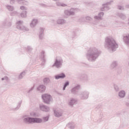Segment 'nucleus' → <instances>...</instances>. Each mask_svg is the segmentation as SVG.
<instances>
[{
	"label": "nucleus",
	"mask_w": 129,
	"mask_h": 129,
	"mask_svg": "<svg viewBox=\"0 0 129 129\" xmlns=\"http://www.w3.org/2000/svg\"><path fill=\"white\" fill-rule=\"evenodd\" d=\"M101 51L97 47L92 46L90 47L86 54V57L89 62H95L98 57L100 56Z\"/></svg>",
	"instance_id": "1"
},
{
	"label": "nucleus",
	"mask_w": 129,
	"mask_h": 129,
	"mask_svg": "<svg viewBox=\"0 0 129 129\" xmlns=\"http://www.w3.org/2000/svg\"><path fill=\"white\" fill-rule=\"evenodd\" d=\"M30 116L24 115L23 120L25 123L30 124L31 123H42L43 119L38 117V115L35 112L30 113Z\"/></svg>",
	"instance_id": "2"
},
{
	"label": "nucleus",
	"mask_w": 129,
	"mask_h": 129,
	"mask_svg": "<svg viewBox=\"0 0 129 129\" xmlns=\"http://www.w3.org/2000/svg\"><path fill=\"white\" fill-rule=\"evenodd\" d=\"M104 47L109 51L114 52L118 48V44H117L114 38L108 36L105 39Z\"/></svg>",
	"instance_id": "3"
},
{
	"label": "nucleus",
	"mask_w": 129,
	"mask_h": 129,
	"mask_svg": "<svg viewBox=\"0 0 129 129\" xmlns=\"http://www.w3.org/2000/svg\"><path fill=\"white\" fill-rule=\"evenodd\" d=\"M63 63V58L61 56H56L54 59L52 67H55L57 69H60V68H62Z\"/></svg>",
	"instance_id": "4"
},
{
	"label": "nucleus",
	"mask_w": 129,
	"mask_h": 129,
	"mask_svg": "<svg viewBox=\"0 0 129 129\" xmlns=\"http://www.w3.org/2000/svg\"><path fill=\"white\" fill-rule=\"evenodd\" d=\"M79 12L78 8H71L70 9H66L64 11V15L66 17H70V16H75L76 13Z\"/></svg>",
	"instance_id": "5"
},
{
	"label": "nucleus",
	"mask_w": 129,
	"mask_h": 129,
	"mask_svg": "<svg viewBox=\"0 0 129 129\" xmlns=\"http://www.w3.org/2000/svg\"><path fill=\"white\" fill-rule=\"evenodd\" d=\"M44 103L46 104H50V102L53 101V98L51 95L48 94H43L41 96Z\"/></svg>",
	"instance_id": "6"
},
{
	"label": "nucleus",
	"mask_w": 129,
	"mask_h": 129,
	"mask_svg": "<svg viewBox=\"0 0 129 129\" xmlns=\"http://www.w3.org/2000/svg\"><path fill=\"white\" fill-rule=\"evenodd\" d=\"M79 96L82 100H86L89 97V92L88 91H82L79 94Z\"/></svg>",
	"instance_id": "7"
},
{
	"label": "nucleus",
	"mask_w": 129,
	"mask_h": 129,
	"mask_svg": "<svg viewBox=\"0 0 129 129\" xmlns=\"http://www.w3.org/2000/svg\"><path fill=\"white\" fill-rule=\"evenodd\" d=\"M24 22L23 21H18L17 24V29H18V30H21V31H24V32H28L29 31V28L27 27H26L25 26H22V25H23V23Z\"/></svg>",
	"instance_id": "8"
},
{
	"label": "nucleus",
	"mask_w": 129,
	"mask_h": 129,
	"mask_svg": "<svg viewBox=\"0 0 129 129\" xmlns=\"http://www.w3.org/2000/svg\"><path fill=\"white\" fill-rule=\"evenodd\" d=\"M112 4H113V1H111L107 2L105 4L102 5V7L101 8V11L102 12H104V11H108L110 8L108 6H110Z\"/></svg>",
	"instance_id": "9"
},
{
	"label": "nucleus",
	"mask_w": 129,
	"mask_h": 129,
	"mask_svg": "<svg viewBox=\"0 0 129 129\" xmlns=\"http://www.w3.org/2000/svg\"><path fill=\"white\" fill-rule=\"evenodd\" d=\"M53 112L55 117H61L63 115V111L61 109H54Z\"/></svg>",
	"instance_id": "10"
},
{
	"label": "nucleus",
	"mask_w": 129,
	"mask_h": 129,
	"mask_svg": "<svg viewBox=\"0 0 129 129\" xmlns=\"http://www.w3.org/2000/svg\"><path fill=\"white\" fill-rule=\"evenodd\" d=\"M1 26L3 28H10L12 26V22L8 21L7 19H5L2 22Z\"/></svg>",
	"instance_id": "11"
},
{
	"label": "nucleus",
	"mask_w": 129,
	"mask_h": 129,
	"mask_svg": "<svg viewBox=\"0 0 129 129\" xmlns=\"http://www.w3.org/2000/svg\"><path fill=\"white\" fill-rule=\"evenodd\" d=\"M79 89H80V85H76L71 90V94H74V95H77L78 93V90H79Z\"/></svg>",
	"instance_id": "12"
},
{
	"label": "nucleus",
	"mask_w": 129,
	"mask_h": 129,
	"mask_svg": "<svg viewBox=\"0 0 129 129\" xmlns=\"http://www.w3.org/2000/svg\"><path fill=\"white\" fill-rule=\"evenodd\" d=\"M39 109L41 111H44V112H49L50 111V107L43 104L39 105Z\"/></svg>",
	"instance_id": "13"
},
{
	"label": "nucleus",
	"mask_w": 129,
	"mask_h": 129,
	"mask_svg": "<svg viewBox=\"0 0 129 129\" xmlns=\"http://www.w3.org/2000/svg\"><path fill=\"white\" fill-rule=\"evenodd\" d=\"M46 54V52H45V51L42 50L40 52V55H39L40 57L42 60V65H44L45 63H46V59L45 58H46V54Z\"/></svg>",
	"instance_id": "14"
},
{
	"label": "nucleus",
	"mask_w": 129,
	"mask_h": 129,
	"mask_svg": "<svg viewBox=\"0 0 129 129\" xmlns=\"http://www.w3.org/2000/svg\"><path fill=\"white\" fill-rule=\"evenodd\" d=\"M77 103V99L73 98H71L68 101V104L70 106H73L75 104Z\"/></svg>",
	"instance_id": "15"
},
{
	"label": "nucleus",
	"mask_w": 129,
	"mask_h": 129,
	"mask_svg": "<svg viewBox=\"0 0 129 129\" xmlns=\"http://www.w3.org/2000/svg\"><path fill=\"white\" fill-rule=\"evenodd\" d=\"M103 16H104V13L100 12L98 13V15L94 17V19L95 20H97V21H101V20H102V18H103Z\"/></svg>",
	"instance_id": "16"
},
{
	"label": "nucleus",
	"mask_w": 129,
	"mask_h": 129,
	"mask_svg": "<svg viewBox=\"0 0 129 129\" xmlns=\"http://www.w3.org/2000/svg\"><path fill=\"white\" fill-rule=\"evenodd\" d=\"M44 31H45V29L43 28H40L39 29V33L38 36L39 39H40V40H43L44 39Z\"/></svg>",
	"instance_id": "17"
},
{
	"label": "nucleus",
	"mask_w": 129,
	"mask_h": 129,
	"mask_svg": "<svg viewBox=\"0 0 129 129\" xmlns=\"http://www.w3.org/2000/svg\"><path fill=\"white\" fill-rule=\"evenodd\" d=\"M65 77H66V75L65 74L62 73L58 75H55V79H56V80H58V79H64Z\"/></svg>",
	"instance_id": "18"
},
{
	"label": "nucleus",
	"mask_w": 129,
	"mask_h": 129,
	"mask_svg": "<svg viewBox=\"0 0 129 129\" xmlns=\"http://www.w3.org/2000/svg\"><path fill=\"white\" fill-rule=\"evenodd\" d=\"M37 89L38 91H39V92L42 93L45 92V90H46V86L44 85H40L37 87Z\"/></svg>",
	"instance_id": "19"
},
{
	"label": "nucleus",
	"mask_w": 129,
	"mask_h": 129,
	"mask_svg": "<svg viewBox=\"0 0 129 129\" xmlns=\"http://www.w3.org/2000/svg\"><path fill=\"white\" fill-rule=\"evenodd\" d=\"M37 25H38V20L37 19H33L30 24L31 28H35Z\"/></svg>",
	"instance_id": "20"
},
{
	"label": "nucleus",
	"mask_w": 129,
	"mask_h": 129,
	"mask_svg": "<svg viewBox=\"0 0 129 129\" xmlns=\"http://www.w3.org/2000/svg\"><path fill=\"white\" fill-rule=\"evenodd\" d=\"M118 96L119 98H124L125 97V91L124 90L120 91L118 92Z\"/></svg>",
	"instance_id": "21"
},
{
	"label": "nucleus",
	"mask_w": 129,
	"mask_h": 129,
	"mask_svg": "<svg viewBox=\"0 0 129 129\" xmlns=\"http://www.w3.org/2000/svg\"><path fill=\"white\" fill-rule=\"evenodd\" d=\"M56 23L58 25H64L66 24V21L65 20V19H58L56 21Z\"/></svg>",
	"instance_id": "22"
},
{
	"label": "nucleus",
	"mask_w": 129,
	"mask_h": 129,
	"mask_svg": "<svg viewBox=\"0 0 129 129\" xmlns=\"http://www.w3.org/2000/svg\"><path fill=\"white\" fill-rule=\"evenodd\" d=\"M67 126L70 129H74L75 128V124L73 122H70L67 124Z\"/></svg>",
	"instance_id": "23"
},
{
	"label": "nucleus",
	"mask_w": 129,
	"mask_h": 129,
	"mask_svg": "<svg viewBox=\"0 0 129 129\" xmlns=\"http://www.w3.org/2000/svg\"><path fill=\"white\" fill-rule=\"evenodd\" d=\"M123 41L126 45H129V35L123 36Z\"/></svg>",
	"instance_id": "24"
},
{
	"label": "nucleus",
	"mask_w": 129,
	"mask_h": 129,
	"mask_svg": "<svg viewBox=\"0 0 129 129\" xmlns=\"http://www.w3.org/2000/svg\"><path fill=\"white\" fill-rule=\"evenodd\" d=\"M56 5L57 7H62L63 8H65L66 7H67V5L65 4L62 2H58L56 3Z\"/></svg>",
	"instance_id": "25"
},
{
	"label": "nucleus",
	"mask_w": 129,
	"mask_h": 129,
	"mask_svg": "<svg viewBox=\"0 0 129 129\" xmlns=\"http://www.w3.org/2000/svg\"><path fill=\"white\" fill-rule=\"evenodd\" d=\"M117 16L119 18H120L121 20H125L126 19V16L125 15L123 14V13H118Z\"/></svg>",
	"instance_id": "26"
},
{
	"label": "nucleus",
	"mask_w": 129,
	"mask_h": 129,
	"mask_svg": "<svg viewBox=\"0 0 129 129\" xmlns=\"http://www.w3.org/2000/svg\"><path fill=\"white\" fill-rule=\"evenodd\" d=\"M6 7V9H7L9 12H13L15 10V8L13 6L7 5Z\"/></svg>",
	"instance_id": "27"
},
{
	"label": "nucleus",
	"mask_w": 129,
	"mask_h": 129,
	"mask_svg": "<svg viewBox=\"0 0 129 129\" xmlns=\"http://www.w3.org/2000/svg\"><path fill=\"white\" fill-rule=\"evenodd\" d=\"M26 75V71L21 73L18 77V79H23V78Z\"/></svg>",
	"instance_id": "28"
},
{
	"label": "nucleus",
	"mask_w": 129,
	"mask_h": 129,
	"mask_svg": "<svg viewBox=\"0 0 129 129\" xmlns=\"http://www.w3.org/2000/svg\"><path fill=\"white\" fill-rule=\"evenodd\" d=\"M69 81H67L64 83L63 87L62 88V90H66V88L67 87V86H69Z\"/></svg>",
	"instance_id": "29"
},
{
	"label": "nucleus",
	"mask_w": 129,
	"mask_h": 129,
	"mask_svg": "<svg viewBox=\"0 0 129 129\" xmlns=\"http://www.w3.org/2000/svg\"><path fill=\"white\" fill-rule=\"evenodd\" d=\"M20 16L21 18H26L27 17V11H23L21 12Z\"/></svg>",
	"instance_id": "30"
},
{
	"label": "nucleus",
	"mask_w": 129,
	"mask_h": 129,
	"mask_svg": "<svg viewBox=\"0 0 129 129\" xmlns=\"http://www.w3.org/2000/svg\"><path fill=\"white\" fill-rule=\"evenodd\" d=\"M44 84H48L50 83V79L49 78H45L43 80Z\"/></svg>",
	"instance_id": "31"
},
{
	"label": "nucleus",
	"mask_w": 129,
	"mask_h": 129,
	"mask_svg": "<svg viewBox=\"0 0 129 129\" xmlns=\"http://www.w3.org/2000/svg\"><path fill=\"white\" fill-rule=\"evenodd\" d=\"M117 66V61H113L111 64V68H115Z\"/></svg>",
	"instance_id": "32"
},
{
	"label": "nucleus",
	"mask_w": 129,
	"mask_h": 129,
	"mask_svg": "<svg viewBox=\"0 0 129 129\" xmlns=\"http://www.w3.org/2000/svg\"><path fill=\"white\" fill-rule=\"evenodd\" d=\"M16 2L20 5H25V3H26V2L24 0H17Z\"/></svg>",
	"instance_id": "33"
},
{
	"label": "nucleus",
	"mask_w": 129,
	"mask_h": 129,
	"mask_svg": "<svg viewBox=\"0 0 129 129\" xmlns=\"http://www.w3.org/2000/svg\"><path fill=\"white\" fill-rule=\"evenodd\" d=\"M42 119H43L44 122H46L48 121V120H49V116L43 117Z\"/></svg>",
	"instance_id": "34"
},
{
	"label": "nucleus",
	"mask_w": 129,
	"mask_h": 129,
	"mask_svg": "<svg viewBox=\"0 0 129 129\" xmlns=\"http://www.w3.org/2000/svg\"><path fill=\"white\" fill-rule=\"evenodd\" d=\"M20 10H21V11H23V12H27L28 8L25 6H21L20 7Z\"/></svg>",
	"instance_id": "35"
},
{
	"label": "nucleus",
	"mask_w": 129,
	"mask_h": 129,
	"mask_svg": "<svg viewBox=\"0 0 129 129\" xmlns=\"http://www.w3.org/2000/svg\"><path fill=\"white\" fill-rule=\"evenodd\" d=\"M114 89L116 92H118V91H119V88L116 85H114Z\"/></svg>",
	"instance_id": "36"
},
{
	"label": "nucleus",
	"mask_w": 129,
	"mask_h": 129,
	"mask_svg": "<svg viewBox=\"0 0 129 129\" xmlns=\"http://www.w3.org/2000/svg\"><path fill=\"white\" fill-rule=\"evenodd\" d=\"M79 23H84L85 19H84V17H81L79 19Z\"/></svg>",
	"instance_id": "37"
},
{
	"label": "nucleus",
	"mask_w": 129,
	"mask_h": 129,
	"mask_svg": "<svg viewBox=\"0 0 129 129\" xmlns=\"http://www.w3.org/2000/svg\"><path fill=\"white\" fill-rule=\"evenodd\" d=\"M39 5L40 6V7H42V8H48V6L43 3H40L39 4Z\"/></svg>",
	"instance_id": "38"
},
{
	"label": "nucleus",
	"mask_w": 129,
	"mask_h": 129,
	"mask_svg": "<svg viewBox=\"0 0 129 129\" xmlns=\"http://www.w3.org/2000/svg\"><path fill=\"white\" fill-rule=\"evenodd\" d=\"M2 80L3 81H4V80H5L7 82H9V78L8 77H5L2 78Z\"/></svg>",
	"instance_id": "39"
},
{
	"label": "nucleus",
	"mask_w": 129,
	"mask_h": 129,
	"mask_svg": "<svg viewBox=\"0 0 129 129\" xmlns=\"http://www.w3.org/2000/svg\"><path fill=\"white\" fill-rule=\"evenodd\" d=\"M83 80H87L88 79V76L87 75H84L82 76Z\"/></svg>",
	"instance_id": "40"
},
{
	"label": "nucleus",
	"mask_w": 129,
	"mask_h": 129,
	"mask_svg": "<svg viewBox=\"0 0 129 129\" xmlns=\"http://www.w3.org/2000/svg\"><path fill=\"white\" fill-rule=\"evenodd\" d=\"M34 87L33 86V87H32L28 91H27V93H31V92H32V91H33V90H34Z\"/></svg>",
	"instance_id": "41"
},
{
	"label": "nucleus",
	"mask_w": 129,
	"mask_h": 129,
	"mask_svg": "<svg viewBox=\"0 0 129 129\" xmlns=\"http://www.w3.org/2000/svg\"><path fill=\"white\" fill-rule=\"evenodd\" d=\"M85 19H86V21H92V20H93V19L89 16L86 17Z\"/></svg>",
	"instance_id": "42"
},
{
	"label": "nucleus",
	"mask_w": 129,
	"mask_h": 129,
	"mask_svg": "<svg viewBox=\"0 0 129 129\" xmlns=\"http://www.w3.org/2000/svg\"><path fill=\"white\" fill-rule=\"evenodd\" d=\"M21 104H22V102H19L18 103V105H17V107H16V109H19L20 107H21Z\"/></svg>",
	"instance_id": "43"
},
{
	"label": "nucleus",
	"mask_w": 129,
	"mask_h": 129,
	"mask_svg": "<svg viewBox=\"0 0 129 129\" xmlns=\"http://www.w3.org/2000/svg\"><path fill=\"white\" fill-rule=\"evenodd\" d=\"M32 50L33 48H32V47L30 46H27V51H28V52H32Z\"/></svg>",
	"instance_id": "44"
},
{
	"label": "nucleus",
	"mask_w": 129,
	"mask_h": 129,
	"mask_svg": "<svg viewBox=\"0 0 129 129\" xmlns=\"http://www.w3.org/2000/svg\"><path fill=\"white\" fill-rule=\"evenodd\" d=\"M118 9L119 10H120L121 11H122V10H124V8H123V7L120 6H119L118 7Z\"/></svg>",
	"instance_id": "45"
},
{
	"label": "nucleus",
	"mask_w": 129,
	"mask_h": 129,
	"mask_svg": "<svg viewBox=\"0 0 129 129\" xmlns=\"http://www.w3.org/2000/svg\"><path fill=\"white\" fill-rule=\"evenodd\" d=\"M18 14V12L17 11H14L11 13V16H15V15H17Z\"/></svg>",
	"instance_id": "46"
},
{
	"label": "nucleus",
	"mask_w": 129,
	"mask_h": 129,
	"mask_svg": "<svg viewBox=\"0 0 129 129\" xmlns=\"http://www.w3.org/2000/svg\"><path fill=\"white\" fill-rule=\"evenodd\" d=\"M15 0H10V4L11 5H14V3H15Z\"/></svg>",
	"instance_id": "47"
},
{
	"label": "nucleus",
	"mask_w": 129,
	"mask_h": 129,
	"mask_svg": "<svg viewBox=\"0 0 129 129\" xmlns=\"http://www.w3.org/2000/svg\"><path fill=\"white\" fill-rule=\"evenodd\" d=\"M53 2H59L60 0H52Z\"/></svg>",
	"instance_id": "48"
},
{
	"label": "nucleus",
	"mask_w": 129,
	"mask_h": 129,
	"mask_svg": "<svg viewBox=\"0 0 129 129\" xmlns=\"http://www.w3.org/2000/svg\"><path fill=\"white\" fill-rule=\"evenodd\" d=\"M52 23H54L55 22V20H52Z\"/></svg>",
	"instance_id": "49"
}]
</instances>
